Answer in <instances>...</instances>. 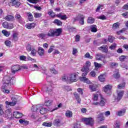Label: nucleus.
Returning <instances> with one entry per match:
<instances>
[{
	"instance_id": "nucleus-1",
	"label": "nucleus",
	"mask_w": 128,
	"mask_h": 128,
	"mask_svg": "<svg viewBox=\"0 0 128 128\" xmlns=\"http://www.w3.org/2000/svg\"><path fill=\"white\" fill-rule=\"evenodd\" d=\"M92 64L90 61H87L86 62L85 65L83 66V68L81 69V71L82 72V77H80L79 78L81 82H86V84H90V82L88 79L86 77V76L88 74V72H90V66Z\"/></svg>"
},
{
	"instance_id": "nucleus-2",
	"label": "nucleus",
	"mask_w": 128,
	"mask_h": 128,
	"mask_svg": "<svg viewBox=\"0 0 128 128\" xmlns=\"http://www.w3.org/2000/svg\"><path fill=\"white\" fill-rule=\"evenodd\" d=\"M14 78H12L10 76H5L3 79V85L2 86V90L4 94H10V90H6V88L10 86V80H12Z\"/></svg>"
},
{
	"instance_id": "nucleus-3",
	"label": "nucleus",
	"mask_w": 128,
	"mask_h": 128,
	"mask_svg": "<svg viewBox=\"0 0 128 128\" xmlns=\"http://www.w3.org/2000/svg\"><path fill=\"white\" fill-rule=\"evenodd\" d=\"M62 28L53 29L50 28L47 33V36L48 37L60 36L62 34Z\"/></svg>"
},
{
	"instance_id": "nucleus-4",
	"label": "nucleus",
	"mask_w": 128,
	"mask_h": 128,
	"mask_svg": "<svg viewBox=\"0 0 128 128\" xmlns=\"http://www.w3.org/2000/svg\"><path fill=\"white\" fill-rule=\"evenodd\" d=\"M32 112H40L41 114H44L48 112V110L46 108H44L42 107H39L38 106H34L32 108Z\"/></svg>"
},
{
	"instance_id": "nucleus-5",
	"label": "nucleus",
	"mask_w": 128,
	"mask_h": 128,
	"mask_svg": "<svg viewBox=\"0 0 128 128\" xmlns=\"http://www.w3.org/2000/svg\"><path fill=\"white\" fill-rule=\"evenodd\" d=\"M78 20H80V24L84 26V16L82 14H78L73 18V22H78Z\"/></svg>"
},
{
	"instance_id": "nucleus-6",
	"label": "nucleus",
	"mask_w": 128,
	"mask_h": 128,
	"mask_svg": "<svg viewBox=\"0 0 128 128\" xmlns=\"http://www.w3.org/2000/svg\"><path fill=\"white\" fill-rule=\"evenodd\" d=\"M68 80L70 82H78V74L76 73L70 74L68 76Z\"/></svg>"
},
{
	"instance_id": "nucleus-7",
	"label": "nucleus",
	"mask_w": 128,
	"mask_h": 128,
	"mask_svg": "<svg viewBox=\"0 0 128 128\" xmlns=\"http://www.w3.org/2000/svg\"><path fill=\"white\" fill-rule=\"evenodd\" d=\"M83 121L84 122V124H86V126H94V119L92 118H83Z\"/></svg>"
},
{
	"instance_id": "nucleus-8",
	"label": "nucleus",
	"mask_w": 128,
	"mask_h": 128,
	"mask_svg": "<svg viewBox=\"0 0 128 128\" xmlns=\"http://www.w3.org/2000/svg\"><path fill=\"white\" fill-rule=\"evenodd\" d=\"M112 88L110 85H106L103 88L102 90L107 94H112Z\"/></svg>"
},
{
	"instance_id": "nucleus-9",
	"label": "nucleus",
	"mask_w": 128,
	"mask_h": 128,
	"mask_svg": "<svg viewBox=\"0 0 128 128\" xmlns=\"http://www.w3.org/2000/svg\"><path fill=\"white\" fill-rule=\"evenodd\" d=\"M92 100L94 106H98L100 104V102H98V94H94Z\"/></svg>"
},
{
	"instance_id": "nucleus-10",
	"label": "nucleus",
	"mask_w": 128,
	"mask_h": 128,
	"mask_svg": "<svg viewBox=\"0 0 128 128\" xmlns=\"http://www.w3.org/2000/svg\"><path fill=\"white\" fill-rule=\"evenodd\" d=\"M3 28H8V30H12L14 28V24H10L6 22H4L2 24Z\"/></svg>"
},
{
	"instance_id": "nucleus-11",
	"label": "nucleus",
	"mask_w": 128,
	"mask_h": 128,
	"mask_svg": "<svg viewBox=\"0 0 128 128\" xmlns=\"http://www.w3.org/2000/svg\"><path fill=\"white\" fill-rule=\"evenodd\" d=\"M17 102H18V100H16V98H12V102L6 101L5 102V104L7 106H16Z\"/></svg>"
},
{
	"instance_id": "nucleus-12",
	"label": "nucleus",
	"mask_w": 128,
	"mask_h": 128,
	"mask_svg": "<svg viewBox=\"0 0 128 128\" xmlns=\"http://www.w3.org/2000/svg\"><path fill=\"white\" fill-rule=\"evenodd\" d=\"M20 70V65H15L12 67L11 71L12 74H16V72H18Z\"/></svg>"
},
{
	"instance_id": "nucleus-13",
	"label": "nucleus",
	"mask_w": 128,
	"mask_h": 128,
	"mask_svg": "<svg viewBox=\"0 0 128 128\" xmlns=\"http://www.w3.org/2000/svg\"><path fill=\"white\" fill-rule=\"evenodd\" d=\"M99 50H101L102 52L108 54V49L106 45H103L98 48Z\"/></svg>"
},
{
	"instance_id": "nucleus-14",
	"label": "nucleus",
	"mask_w": 128,
	"mask_h": 128,
	"mask_svg": "<svg viewBox=\"0 0 128 128\" xmlns=\"http://www.w3.org/2000/svg\"><path fill=\"white\" fill-rule=\"evenodd\" d=\"M4 118H10L12 116V112L10 110H6L5 112V113L4 115Z\"/></svg>"
},
{
	"instance_id": "nucleus-15",
	"label": "nucleus",
	"mask_w": 128,
	"mask_h": 128,
	"mask_svg": "<svg viewBox=\"0 0 128 128\" xmlns=\"http://www.w3.org/2000/svg\"><path fill=\"white\" fill-rule=\"evenodd\" d=\"M15 18L20 22V24H24V18H22V16L18 14H16Z\"/></svg>"
},
{
	"instance_id": "nucleus-16",
	"label": "nucleus",
	"mask_w": 128,
	"mask_h": 128,
	"mask_svg": "<svg viewBox=\"0 0 128 128\" xmlns=\"http://www.w3.org/2000/svg\"><path fill=\"white\" fill-rule=\"evenodd\" d=\"M122 96H124V91L122 90L118 94V97L117 98H115V100L116 102H120V100H122Z\"/></svg>"
},
{
	"instance_id": "nucleus-17",
	"label": "nucleus",
	"mask_w": 128,
	"mask_h": 128,
	"mask_svg": "<svg viewBox=\"0 0 128 128\" xmlns=\"http://www.w3.org/2000/svg\"><path fill=\"white\" fill-rule=\"evenodd\" d=\"M54 85L51 84L50 86H48L46 87V89L44 88V90H46V92H48L49 94H50L54 89Z\"/></svg>"
},
{
	"instance_id": "nucleus-18",
	"label": "nucleus",
	"mask_w": 128,
	"mask_h": 128,
	"mask_svg": "<svg viewBox=\"0 0 128 128\" xmlns=\"http://www.w3.org/2000/svg\"><path fill=\"white\" fill-rule=\"evenodd\" d=\"M13 116L16 118H20L22 116V114L18 112H14L13 113Z\"/></svg>"
},
{
	"instance_id": "nucleus-19",
	"label": "nucleus",
	"mask_w": 128,
	"mask_h": 128,
	"mask_svg": "<svg viewBox=\"0 0 128 128\" xmlns=\"http://www.w3.org/2000/svg\"><path fill=\"white\" fill-rule=\"evenodd\" d=\"M38 36L41 40H46L48 38V34L44 33L40 34L38 35Z\"/></svg>"
},
{
	"instance_id": "nucleus-20",
	"label": "nucleus",
	"mask_w": 128,
	"mask_h": 128,
	"mask_svg": "<svg viewBox=\"0 0 128 128\" xmlns=\"http://www.w3.org/2000/svg\"><path fill=\"white\" fill-rule=\"evenodd\" d=\"M12 6H15L16 8H18L20 6V3L16 0H11Z\"/></svg>"
},
{
	"instance_id": "nucleus-21",
	"label": "nucleus",
	"mask_w": 128,
	"mask_h": 128,
	"mask_svg": "<svg viewBox=\"0 0 128 128\" xmlns=\"http://www.w3.org/2000/svg\"><path fill=\"white\" fill-rule=\"evenodd\" d=\"M26 28L28 30H32V28H34L36 27V24L35 23H31V24H28L26 25Z\"/></svg>"
},
{
	"instance_id": "nucleus-22",
	"label": "nucleus",
	"mask_w": 128,
	"mask_h": 128,
	"mask_svg": "<svg viewBox=\"0 0 128 128\" xmlns=\"http://www.w3.org/2000/svg\"><path fill=\"white\" fill-rule=\"evenodd\" d=\"M38 54L40 56H42L44 54V49L42 47H39L38 48Z\"/></svg>"
},
{
	"instance_id": "nucleus-23",
	"label": "nucleus",
	"mask_w": 128,
	"mask_h": 128,
	"mask_svg": "<svg viewBox=\"0 0 128 128\" xmlns=\"http://www.w3.org/2000/svg\"><path fill=\"white\" fill-rule=\"evenodd\" d=\"M100 96H101V98H100V102H99L98 104H100V106H104V104H106V99L102 98V94H100Z\"/></svg>"
},
{
	"instance_id": "nucleus-24",
	"label": "nucleus",
	"mask_w": 128,
	"mask_h": 128,
	"mask_svg": "<svg viewBox=\"0 0 128 128\" xmlns=\"http://www.w3.org/2000/svg\"><path fill=\"white\" fill-rule=\"evenodd\" d=\"M57 18H60L61 20H66L68 18L66 17V15H62V13L58 14L56 15Z\"/></svg>"
},
{
	"instance_id": "nucleus-25",
	"label": "nucleus",
	"mask_w": 128,
	"mask_h": 128,
	"mask_svg": "<svg viewBox=\"0 0 128 128\" xmlns=\"http://www.w3.org/2000/svg\"><path fill=\"white\" fill-rule=\"evenodd\" d=\"M118 72H119L118 69L115 70L114 72V74H113V76L114 78H119L120 76Z\"/></svg>"
},
{
	"instance_id": "nucleus-26",
	"label": "nucleus",
	"mask_w": 128,
	"mask_h": 128,
	"mask_svg": "<svg viewBox=\"0 0 128 128\" xmlns=\"http://www.w3.org/2000/svg\"><path fill=\"white\" fill-rule=\"evenodd\" d=\"M4 20H7L8 22H10V20H14V16L11 15H8L4 18Z\"/></svg>"
},
{
	"instance_id": "nucleus-27",
	"label": "nucleus",
	"mask_w": 128,
	"mask_h": 128,
	"mask_svg": "<svg viewBox=\"0 0 128 128\" xmlns=\"http://www.w3.org/2000/svg\"><path fill=\"white\" fill-rule=\"evenodd\" d=\"M96 58L97 60H102L103 58H104V56L102 54H96Z\"/></svg>"
},
{
	"instance_id": "nucleus-28",
	"label": "nucleus",
	"mask_w": 128,
	"mask_h": 128,
	"mask_svg": "<svg viewBox=\"0 0 128 128\" xmlns=\"http://www.w3.org/2000/svg\"><path fill=\"white\" fill-rule=\"evenodd\" d=\"M97 118H98V120H100V122H102V120H104V113H100V114H98L97 116Z\"/></svg>"
},
{
	"instance_id": "nucleus-29",
	"label": "nucleus",
	"mask_w": 128,
	"mask_h": 128,
	"mask_svg": "<svg viewBox=\"0 0 128 128\" xmlns=\"http://www.w3.org/2000/svg\"><path fill=\"white\" fill-rule=\"evenodd\" d=\"M98 80H99L100 82H104L106 81V76L104 74H100L98 76Z\"/></svg>"
},
{
	"instance_id": "nucleus-30",
	"label": "nucleus",
	"mask_w": 128,
	"mask_h": 128,
	"mask_svg": "<svg viewBox=\"0 0 128 128\" xmlns=\"http://www.w3.org/2000/svg\"><path fill=\"white\" fill-rule=\"evenodd\" d=\"M12 40H18V34L17 32L13 33V34H12Z\"/></svg>"
},
{
	"instance_id": "nucleus-31",
	"label": "nucleus",
	"mask_w": 128,
	"mask_h": 128,
	"mask_svg": "<svg viewBox=\"0 0 128 128\" xmlns=\"http://www.w3.org/2000/svg\"><path fill=\"white\" fill-rule=\"evenodd\" d=\"M74 96L76 98L78 104H80V102H82V100H80V95L78 94L76 92H74Z\"/></svg>"
},
{
	"instance_id": "nucleus-32",
	"label": "nucleus",
	"mask_w": 128,
	"mask_h": 128,
	"mask_svg": "<svg viewBox=\"0 0 128 128\" xmlns=\"http://www.w3.org/2000/svg\"><path fill=\"white\" fill-rule=\"evenodd\" d=\"M126 112V109H122L118 112V116H124Z\"/></svg>"
},
{
	"instance_id": "nucleus-33",
	"label": "nucleus",
	"mask_w": 128,
	"mask_h": 128,
	"mask_svg": "<svg viewBox=\"0 0 128 128\" xmlns=\"http://www.w3.org/2000/svg\"><path fill=\"white\" fill-rule=\"evenodd\" d=\"M94 18H92V16L88 18V20H87V22L88 24H94Z\"/></svg>"
},
{
	"instance_id": "nucleus-34",
	"label": "nucleus",
	"mask_w": 128,
	"mask_h": 128,
	"mask_svg": "<svg viewBox=\"0 0 128 128\" xmlns=\"http://www.w3.org/2000/svg\"><path fill=\"white\" fill-rule=\"evenodd\" d=\"M54 124L56 126H61L62 123H60V119H56L54 120Z\"/></svg>"
},
{
	"instance_id": "nucleus-35",
	"label": "nucleus",
	"mask_w": 128,
	"mask_h": 128,
	"mask_svg": "<svg viewBox=\"0 0 128 128\" xmlns=\"http://www.w3.org/2000/svg\"><path fill=\"white\" fill-rule=\"evenodd\" d=\"M90 30L92 32H96L98 30H96V25L91 26Z\"/></svg>"
},
{
	"instance_id": "nucleus-36",
	"label": "nucleus",
	"mask_w": 128,
	"mask_h": 128,
	"mask_svg": "<svg viewBox=\"0 0 128 128\" xmlns=\"http://www.w3.org/2000/svg\"><path fill=\"white\" fill-rule=\"evenodd\" d=\"M54 24H56V26H62V22L60 20L58 19H55L54 21Z\"/></svg>"
},
{
	"instance_id": "nucleus-37",
	"label": "nucleus",
	"mask_w": 128,
	"mask_h": 128,
	"mask_svg": "<svg viewBox=\"0 0 128 128\" xmlns=\"http://www.w3.org/2000/svg\"><path fill=\"white\" fill-rule=\"evenodd\" d=\"M66 118H72V112L70 110L66 111Z\"/></svg>"
},
{
	"instance_id": "nucleus-38",
	"label": "nucleus",
	"mask_w": 128,
	"mask_h": 128,
	"mask_svg": "<svg viewBox=\"0 0 128 128\" xmlns=\"http://www.w3.org/2000/svg\"><path fill=\"white\" fill-rule=\"evenodd\" d=\"M27 16L30 22H32V20H34V16H32V14L30 12H28Z\"/></svg>"
},
{
	"instance_id": "nucleus-39",
	"label": "nucleus",
	"mask_w": 128,
	"mask_h": 128,
	"mask_svg": "<svg viewBox=\"0 0 128 128\" xmlns=\"http://www.w3.org/2000/svg\"><path fill=\"white\" fill-rule=\"evenodd\" d=\"M89 88L92 92H96V86L94 84L90 85L89 86Z\"/></svg>"
},
{
	"instance_id": "nucleus-40",
	"label": "nucleus",
	"mask_w": 128,
	"mask_h": 128,
	"mask_svg": "<svg viewBox=\"0 0 128 128\" xmlns=\"http://www.w3.org/2000/svg\"><path fill=\"white\" fill-rule=\"evenodd\" d=\"M52 100H48L45 101L44 104L46 106H52Z\"/></svg>"
},
{
	"instance_id": "nucleus-41",
	"label": "nucleus",
	"mask_w": 128,
	"mask_h": 128,
	"mask_svg": "<svg viewBox=\"0 0 128 128\" xmlns=\"http://www.w3.org/2000/svg\"><path fill=\"white\" fill-rule=\"evenodd\" d=\"M30 54L33 56H36V50L34 48H32Z\"/></svg>"
},
{
	"instance_id": "nucleus-42",
	"label": "nucleus",
	"mask_w": 128,
	"mask_h": 128,
	"mask_svg": "<svg viewBox=\"0 0 128 128\" xmlns=\"http://www.w3.org/2000/svg\"><path fill=\"white\" fill-rule=\"evenodd\" d=\"M2 34H4V36L6 37L10 36V32L6 30H2Z\"/></svg>"
},
{
	"instance_id": "nucleus-43",
	"label": "nucleus",
	"mask_w": 128,
	"mask_h": 128,
	"mask_svg": "<svg viewBox=\"0 0 128 128\" xmlns=\"http://www.w3.org/2000/svg\"><path fill=\"white\" fill-rule=\"evenodd\" d=\"M62 82H66V80H68V76L66 74H64L62 78Z\"/></svg>"
},
{
	"instance_id": "nucleus-44",
	"label": "nucleus",
	"mask_w": 128,
	"mask_h": 128,
	"mask_svg": "<svg viewBox=\"0 0 128 128\" xmlns=\"http://www.w3.org/2000/svg\"><path fill=\"white\" fill-rule=\"evenodd\" d=\"M50 72H52V74H58V70H56L54 68H51L50 69Z\"/></svg>"
},
{
	"instance_id": "nucleus-45",
	"label": "nucleus",
	"mask_w": 128,
	"mask_h": 128,
	"mask_svg": "<svg viewBox=\"0 0 128 128\" xmlns=\"http://www.w3.org/2000/svg\"><path fill=\"white\" fill-rule=\"evenodd\" d=\"M102 8H104V5L99 4L97 7L96 12H100V8L101 10H102Z\"/></svg>"
},
{
	"instance_id": "nucleus-46",
	"label": "nucleus",
	"mask_w": 128,
	"mask_h": 128,
	"mask_svg": "<svg viewBox=\"0 0 128 128\" xmlns=\"http://www.w3.org/2000/svg\"><path fill=\"white\" fill-rule=\"evenodd\" d=\"M124 86H126V82H123L118 84V88L120 89L124 88Z\"/></svg>"
},
{
	"instance_id": "nucleus-47",
	"label": "nucleus",
	"mask_w": 128,
	"mask_h": 128,
	"mask_svg": "<svg viewBox=\"0 0 128 128\" xmlns=\"http://www.w3.org/2000/svg\"><path fill=\"white\" fill-rule=\"evenodd\" d=\"M40 16H42V13L35 12L34 14V18H40Z\"/></svg>"
},
{
	"instance_id": "nucleus-48",
	"label": "nucleus",
	"mask_w": 128,
	"mask_h": 128,
	"mask_svg": "<svg viewBox=\"0 0 128 128\" xmlns=\"http://www.w3.org/2000/svg\"><path fill=\"white\" fill-rule=\"evenodd\" d=\"M42 126H47L48 128H50V126H52V123L44 122L42 124Z\"/></svg>"
},
{
	"instance_id": "nucleus-49",
	"label": "nucleus",
	"mask_w": 128,
	"mask_h": 128,
	"mask_svg": "<svg viewBox=\"0 0 128 128\" xmlns=\"http://www.w3.org/2000/svg\"><path fill=\"white\" fill-rule=\"evenodd\" d=\"M48 14H49V16H50L51 18H54V16H56V13L52 11L48 12Z\"/></svg>"
},
{
	"instance_id": "nucleus-50",
	"label": "nucleus",
	"mask_w": 128,
	"mask_h": 128,
	"mask_svg": "<svg viewBox=\"0 0 128 128\" xmlns=\"http://www.w3.org/2000/svg\"><path fill=\"white\" fill-rule=\"evenodd\" d=\"M32 48V45L30 44H28L26 47V50L28 52H31Z\"/></svg>"
},
{
	"instance_id": "nucleus-51",
	"label": "nucleus",
	"mask_w": 128,
	"mask_h": 128,
	"mask_svg": "<svg viewBox=\"0 0 128 128\" xmlns=\"http://www.w3.org/2000/svg\"><path fill=\"white\" fill-rule=\"evenodd\" d=\"M84 58H90V60L92 59V56H90V53L87 52L85 55H84Z\"/></svg>"
},
{
	"instance_id": "nucleus-52",
	"label": "nucleus",
	"mask_w": 128,
	"mask_h": 128,
	"mask_svg": "<svg viewBox=\"0 0 128 128\" xmlns=\"http://www.w3.org/2000/svg\"><path fill=\"white\" fill-rule=\"evenodd\" d=\"M94 66H95V68H101V66H102V64H98L96 62H94Z\"/></svg>"
},
{
	"instance_id": "nucleus-53",
	"label": "nucleus",
	"mask_w": 128,
	"mask_h": 128,
	"mask_svg": "<svg viewBox=\"0 0 128 128\" xmlns=\"http://www.w3.org/2000/svg\"><path fill=\"white\" fill-rule=\"evenodd\" d=\"M4 106L2 104H0V116H2L4 114Z\"/></svg>"
},
{
	"instance_id": "nucleus-54",
	"label": "nucleus",
	"mask_w": 128,
	"mask_h": 128,
	"mask_svg": "<svg viewBox=\"0 0 128 128\" xmlns=\"http://www.w3.org/2000/svg\"><path fill=\"white\" fill-rule=\"evenodd\" d=\"M114 40V37H112V36H108V40L110 42H112Z\"/></svg>"
},
{
	"instance_id": "nucleus-55",
	"label": "nucleus",
	"mask_w": 128,
	"mask_h": 128,
	"mask_svg": "<svg viewBox=\"0 0 128 128\" xmlns=\"http://www.w3.org/2000/svg\"><path fill=\"white\" fill-rule=\"evenodd\" d=\"M31 66H32V68H35V70H40L38 66V65L36 64H32Z\"/></svg>"
},
{
	"instance_id": "nucleus-56",
	"label": "nucleus",
	"mask_w": 128,
	"mask_h": 128,
	"mask_svg": "<svg viewBox=\"0 0 128 128\" xmlns=\"http://www.w3.org/2000/svg\"><path fill=\"white\" fill-rule=\"evenodd\" d=\"M116 44H112L109 47V48H110V50H116Z\"/></svg>"
},
{
	"instance_id": "nucleus-57",
	"label": "nucleus",
	"mask_w": 128,
	"mask_h": 128,
	"mask_svg": "<svg viewBox=\"0 0 128 128\" xmlns=\"http://www.w3.org/2000/svg\"><path fill=\"white\" fill-rule=\"evenodd\" d=\"M126 56H122L119 58L120 62H124Z\"/></svg>"
},
{
	"instance_id": "nucleus-58",
	"label": "nucleus",
	"mask_w": 128,
	"mask_h": 128,
	"mask_svg": "<svg viewBox=\"0 0 128 128\" xmlns=\"http://www.w3.org/2000/svg\"><path fill=\"white\" fill-rule=\"evenodd\" d=\"M5 44L6 46H10V44H12V42L8 40H7L5 42Z\"/></svg>"
},
{
	"instance_id": "nucleus-59",
	"label": "nucleus",
	"mask_w": 128,
	"mask_h": 128,
	"mask_svg": "<svg viewBox=\"0 0 128 128\" xmlns=\"http://www.w3.org/2000/svg\"><path fill=\"white\" fill-rule=\"evenodd\" d=\"M90 76H92V78H96V72L94 71H92L90 72Z\"/></svg>"
},
{
	"instance_id": "nucleus-60",
	"label": "nucleus",
	"mask_w": 128,
	"mask_h": 128,
	"mask_svg": "<svg viewBox=\"0 0 128 128\" xmlns=\"http://www.w3.org/2000/svg\"><path fill=\"white\" fill-rule=\"evenodd\" d=\"M97 18H99L100 20H106V16H104V15H102V16H100L97 17Z\"/></svg>"
},
{
	"instance_id": "nucleus-61",
	"label": "nucleus",
	"mask_w": 128,
	"mask_h": 128,
	"mask_svg": "<svg viewBox=\"0 0 128 128\" xmlns=\"http://www.w3.org/2000/svg\"><path fill=\"white\" fill-rule=\"evenodd\" d=\"M20 60H26V56H20Z\"/></svg>"
},
{
	"instance_id": "nucleus-62",
	"label": "nucleus",
	"mask_w": 128,
	"mask_h": 128,
	"mask_svg": "<svg viewBox=\"0 0 128 128\" xmlns=\"http://www.w3.org/2000/svg\"><path fill=\"white\" fill-rule=\"evenodd\" d=\"M54 46H50V48L48 50V54H50L52 50H54Z\"/></svg>"
},
{
	"instance_id": "nucleus-63",
	"label": "nucleus",
	"mask_w": 128,
	"mask_h": 128,
	"mask_svg": "<svg viewBox=\"0 0 128 128\" xmlns=\"http://www.w3.org/2000/svg\"><path fill=\"white\" fill-rule=\"evenodd\" d=\"M77 91L79 94H84V92H82V88H78L77 90Z\"/></svg>"
},
{
	"instance_id": "nucleus-64",
	"label": "nucleus",
	"mask_w": 128,
	"mask_h": 128,
	"mask_svg": "<svg viewBox=\"0 0 128 128\" xmlns=\"http://www.w3.org/2000/svg\"><path fill=\"white\" fill-rule=\"evenodd\" d=\"M122 16L124 18H128V12H126L124 13H123L122 14Z\"/></svg>"
}]
</instances>
